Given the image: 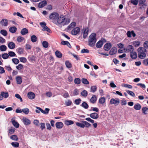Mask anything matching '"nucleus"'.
<instances>
[{"label": "nucleus", "instance_id": "obj_1", "mask_svg": "<svg viewBox=\"0 0 148 148\" xmlns=\"http://www.w3.org/2000/svg\"><path fill=\"white\" fill-rule=\"evenodd\" d=\"M70 21L69 18H66L64 16L61 15L58 17L56 21H54L53 23L57 25L64 26L68 24Z\"/></svg>", "mask_w": 148, "mask_h": 148}, {"label": "nucleus", "instance_id": "obj_2", "mask_svg": "<svg viewBox=\"0 0 148 148\" xmlns=\"http://www.w3.org/2000/svg\"><path fill=\"white\" fill-rule=\"evenodd\" d=\"M138 52V56L141 59H144L146 57L147 50L143 47H139L137 50Z\"/></svg>", "mask_w": 148, "mask_h": 148}, {"label": "nucleus", "instance_id": "obj_3", "mask_svg": "<svg viewBox=\"0 0 148 148\" xmlns=\"http://www.w3.org/2000/svg\"><path fill=\"white\" fill-rule=\"evenodd\" d=\"M96 34L95 33H92L89 37L88 39V45L92 47L94 46L97 41L96 38Z\"/></svg>", "mask_w": 148, "mask_h": 148}, {"label": "nucleus", "instance_id": "obj_4", "mask_svg": "<svg viewBox=\"0 0 148 148\" xmlns=\"http://www.w3.org/2000/svg\"><path fill=\"white\" fill-rule=\"evenodd\" d=\"M59 16V14L57 12L52 13L49 16V18L52 20V22L53 23L54 21H56Z\"/></svg>", "mask_w": 148, "mask_h": 148}, {"label": "nucleus", "instance_id": "obj_5", "mask_svg": "<svg viewBox=\"0 0 148 148\" xmlns=\"http://www.w3.org/2000/svg\"><path fill=\"white\" fill-rule=\"evenodd\" d=\"M120 103V100L118 98H112L111 99L110 103L111 104H114L115 106L118 105Z\"/></svg>", "mask_w": 148, "mask_h": 148}, {"label": "nucleus", "instance_id": "obj_6", "mask_svg": "<svg viewBox=\"0 0 148 148\" xmlns=\"http://www.w3.org/2000/svg\"><path fill=\"white\" fill-rule=\"evenodd\" d=\"M80 30V28L79 27H76L73 29L71 32L72 34L75 35L79 33Z\"/></svg>", "mask_w": 148, "mask_h": 148}, {"label": "nucleus", "instance_id": "obj_7", "mask_svg": "<svg viewBox=\"0 0 148 148\" xmlns=\"http://www.w3.org/2000/svg\"><path fill=\"white\" fill-rule=\"evenodd\" d=\"M27 96L29 99H33L35 98V95L34 92H29L27 94Z\"/></svg>", "mask_w": 148, "mask_h": 148}, {"label": "nucleus", "instance_id": "obj_8", "mask_svg": "<svg viewBox=\"0 0 148 148\" xmlns=\"http://www.w3.org/2000/svg\"><path fill=\"white\" fill-rule=\"evenodd\" d=\"M111 47V44L110 43H108L105 45L103 47V48L106 51H108L110 49Z\"/></svg>", "mask_w": 148, "mask_h": 148}, {"label": "nucleus", "instance_id": "obj_9", "mask_svg": "<svg viewBox=\"0 0 148 148\" xmlns=\"http://www.w3.org/2000/svg\"><path fill=\"white\" fill-rule=\"evenodd\" d=\"M127 37L129 38H130L131 37V35L134 37H135L136 36V34L133 30L131 31H128L127 33Z\"/></svg>", "mask_w": 148, "mask_h": 148}, {"label": "nucleus", "instance_id": "obj_10", "mask_svg": "<svg viewBox=\"0 0 148 148\" xmlns=\"http://www.w3.org/2000/svg\"><path fill=\"white\" fill-rule=\"evenodd\" d=\"M83 38H86L87 37L88 32V28H84L83 29Z\"/></svg>", "mask_w": 148, "mask_h": 148}, {"label": "nucleus", "instance_id": "obj_11", "mask_svg": "<svg viewBox=\"0 0 148 148\" xmlns=\"http://www.w3.org/2000/svg\"><path fill=\"white\" fill-rule=\"evenodd\" d=\"M47 4V2L45 1L44 0L42 1H41L38 4V7L39 8H42L45 6Z\"/></svg>", "mask_w": 148, "mask_h": 148}, {"label": "nucleus", "instance_id": "obj_12", "mask_svg": "<svg viewBox=\"0 0 148 148\" xmlns=\"http://www.w3.org/2000/svg\"><path fill=\"white\" fill-rule=\"evenodd\" d=\"M23 122L26 125H28L31 123L30 121L27 118L23 117L22 119Z\"/></svg>", "mask_w": 148, "mask_h": 148}, {"label": "nucleus", "instance_id": "obj_13", "mask_svg": "<svg viewBox=\"0 0 148 148\" xmlns=\"http://www.w3.org/2000/svg\"><path fill=\"white\" fill-rule=\"evenodd\" d=\"M117 52V49L115 47H112L109 51V54L111 55H112L116 54Z\"/></svg>", "mask_w": 148, "mask_h": 148}, {"label": "nucleus", "instance_id": "obj_14", "mask_svg": "<svg viewBox=\"0 0 148 148\" xmlns=\"http://www.w3.org/2000/svg\"><path fill=\"white\" fill-rule=\"evenodd\" d=\"M90 116L92 118L96 119L99 117V115L96 112H94L91 113L90 114Z\"/></svg>", "mask_w": 148, "mask_h": 148}, {"label": "nucleus", "instance_id": "obj_15", "mask_svg": "<svg viewBox=\"0 0 148 148\" xmlns=\"http://www.w3.org/2000/svg\"><path fill=\"white\" fill-rule=\"evenodd\" d=\"M1 24L5 26H7L8 25V21L7 19H3L0 22Z\"/></svg>", "mask_w": 148, "mask_h": 148}, {"label": "nucleus", "instance_id": "obj_16", "mask_svg": "<svg viewBox=\"0 0 148 148\" xmlns=\"http://www.w3.org/2000/svg\"><path fill=\"white\" fill-rule=\"evenodd\" d=\"M63 126V124L61 122H57L56 123V127L58 129L62 128Z\"/></svg>", "mask_w": 148, "mask_h": 148}, {"label": "nucleus", "instance_id": "obj_17", "mask_svg": "<svg viewBox=\"0 0 148 148\" xmlns=\"http://www.w3.org/2000/svg\"><path fill=\"white\" fill-rule=\"evenodd\" d=\"M130 57L133 59H136L137 57L136 53L135 51L132 52L130 53Z\"/></svg>", "mask_w": 148, "mask_h": 148}, {"label": "nucleus", "instance_id": "obj_18", "mask_svg": "<svg viewBox=\"0 0 148 148\" xmlns=\"http://www.w3.org/2000/svg\"><path fill=\"white\" fill-rule=\"evenodd\" d=\"M8 47L10 49H13L15 47V45L14 43L13 42H10L8 44Z\"/></svg>", "mask_w": 148, "mask_h": 148}, {"label": "nucleus", "instance_id": "obj_19", "mask_svg": "<svg viewBox=\"0 0 148 148\" xmlns=\"http://www.w3.org/2000/svg\"><path fill=\"white\" fill-rule=\"evenodd\" d=\"M126 50L128 52H133L134 50V47L133 46L131 45H128L126 49Z\"/></svg>", "mask_w": 148, "mask_h": 148}, {"label": "nucleus", "instance_id": "obj_20", "mask_svg": "<svg viewBox=\"0 0 148 148\" xmlns=\"http://www.w3.org/2000/svg\"><path fill=\"white\" fill-rule=\"evenodd\" d=\"M16 81L18 84H21L22 82V79L20 76H17L16 77Z\"/></svg>", "mask_w": 148, "mask_h": 148}, {"label": "nucleus", "instance_id": "obj_21", "mask_svg": "<svg viewBox=\"0 0 148 148\" xmlns=\"http://www.w3.org/2000/svg\"><path fill=\"white\" fill-rule=\"evenodd\" d=\"M97 100L96 96L95 95H93L90 99V101L92 103H95Z\"/></svg>", "mask_w": 148, "mask_h": 148}, {"label": "nucleus", "instance_id": "obj_22", "mask_svg": "<svg viewBox=\"0 0 148 148\" xmlns=\"http://www.w3.org/2000/svg\"><path fill=\"white\" fill-rule=\"evenodd\" d=\"M76 25V23L75 22H74L71 23V24L68 27L67 29L68 30H70L71 29V28H73L75 27Z\"/></svg>", "mask_w": 148, "mask_h": 148}, {"label": "nucleus", "instance_id": "obj_23", "mask_svg": "<svg viewBox=\"0 0 148 148\" xmlns=\"http://www.w3.org/2000/svg\"><path fill=\"white\" fill-rule=\"evenodd\" d=\"M36 57L33 55H31L29 56L28 59L30 61L32 62L36 60Z\"/></svg>", "mask_w": 148, "mask_h": 148}, {"label": "nucleus", "instance_id": "obj_24", "mask_svg": "<svg viewBox=\"0 0 148 148\" xmlns=\"http://www.w3.org/2000/svg\"><path fill=\"white\" fill-rule=\"evenodd\" d=\"M17 29V28L15 27H12L10 28L9 31L10 32L14 33L16 32Z\"/></svg>", "mask_w": 148, "mask_h": 148}, {"label": "nucleus", "instance_id": "obj_25", "mask_svg": "<svg viewBox=\"0 0 148 148\" xmlns=\"http://www.w3.org/2000/svg\"><path fill=\"white\" fill-rule=\"evenodd\" d=\"M103 44V43L102 42V41H101L100 40L97 42L96 44V46L97 48H101L102 47Z\"/></svg>", "mask_w": 148, "mask_h": 148}, {"label": "nucleus", "instance_id": "obj_26", "mask_svg": "<svg viewBox=\"0 0 148 148\" xmlns=\"http://www.w3.org/2000/svg\"><path fill=\"white\" fill-rule=\"evenodd\" d=\"M55 55L56 57L58 58H61L62 57V54L59 51H56L55 52Z\"/></svg>", "mask_w": 148, "mask_h": 148}, {"label": "nucleus", "instance_id": "obj_27", "mask_svg": "<svg viewBox=\"0 0 148 148\" xmlns=\"http://www.w3.org/2000/svg\"><path fill=\"white\" fill-rule=\"evenodd\" d=\"M12 122L13 125L16 128H18L19 127V124L15 120H12Z\"/></svg>", "mask_w": 148, "mask_h": 148}, {"label": "nucleus", "instance_id": "obj_28", "mask_svg": "<svg viewBox=\"0 0 148 148\" xmlns=\"http://www.w3.org/2000/svg\"><path fill=\"white\" fill-rule=\"evenodd\" d=\"M21 33L23 35H25L28 33V30L26 28H23L21 30Z\"/></svg>", "mask_w": 148, "mask_h": 148}, {"label": "nucleus", "instance_id": "obj_29", "mask_svg": "<svg viewBox=\"0 0 148 148\" xmlns=\"http://www.w3.org/2000/svg\"><path fill=\"white\" fill-rule=\"evenodd\" d=\"M105 98L103 97L100 98L99 100V103L101 104H103L105 103Z\"/></svg>", "mask_w": 148, "mask_h": 148}, {"label": "nucleus", "instance_id": "obj_30", "mask_svg": "<svg viewBox=\"0 0 148 148\" xmlns=\"http://www.w3.org/2000/svg\"><path fill=\"white\" fill-rule=\"evenodd\" d=\"M3 98H6L9 96L8 93V92H2L1 93Z\"/></svg>", "mask_w": 148, "mask_h": 148}, {"label": "nucleus", "instance_id": "obj_31", "mask_svg": "<svg viewBox=\"0 0 148 148\" xmlns=\"http://www.w3.org/2000/svg\"><path fill=\"white\" fill-rule=\"evenodd\" d=\"M16 51L19 54H22L23 52V49L21 47H19L16 49Z\"/></svg>", "mask_w": 148, "mask_h": 148}, {"label": "nucleus", "instance_id": "obj_32", "mask_svg": "<svg viewBox=\"0 0 148 148\" xmlns=\"http://www.w3.org/2000/svg\"><path fill=\"white\" fill-rule=\"evenodd\" d=\"M15 129L13 127H11L9 130L8 134H13L15 131Z\"/></svg>", "mask_w": 148, "mask_h": 148}, {"label": "nucleus", "instance_id": "obj_33", "mask_svg": "<svg viewBox=\"0 0 148 148\" xmlns=\"http://www.w3.org/2000/svg\"><path fill=\"white\" fill-rule=\"evenodd\" d=\"M37 37L34 35H33L31 37V41L33 42H34L37 41Z\"/></svg>", "mask_w": 148, "mask_h": 148}, {"label": "nucleus", "instance_id": "obj_34", "mask_svg": "<svg viewBox=\"0 0 148 148\" xmlns=\"http://www.w3.org/2000/svg\"><path fill=\"white\" fill-rule=\"evenodd\" d=\"M134 108L135 110H139L141 108V106L139 103H137L135 104Z\"/></svg>", "mask_w": 148, "mask_h": 148}, {"label": "nucleus", "instance_id": "obj_35", "mask_svg": "<svg viewBox=\"0 0 148 148\" xmlns=\"http://www.w3.org/2000/svg\"><path fill=\"white\" fill-rule=\"evenodd\" d=\"M10 138L14 141H17L18 140V138L16 135H13L10 136Z\"/></svg>", "mask_w": 148, "mask_h": 148}, {"label": "nucleus", "instance_id": "obj_36", "mask_svg": "<svg viewBox=\"0 0 148 148\" xmlns=\"http://www.w3.org/2000/svg\"><path fill=\"white\" fill-rule=\"evenodd\" d=\"M7 47L5 45H2L0 46V50L1 51H5L7 50Z\"/></svg>", "mask_w": 148, "mask_h": 148}, {"label": "nucleus", "instance_id": "obj_37", "mask_svg": "<svg viewBox=\"0 0 148 148\" xmlns=\"http://www.w3.org/2000/svg\"><path fill=\"white\" fill-rule=\"evenodd\" d=\"M64 123L67 125L73 124L74 123L73 121L71 120H66L64 122Z\"/></svg>", "mask_w": 148, "mask_h": 148}, {"label": "nucleus", "instance_id": "obj_38", "mask_svg": "<svg viewBox=\"0 0 148 148\" xmlns=\"http://www.w3.org/2000/svg\"><path fill=\"white\" fill-rule=\"evenodd\" d=\"M22 112L24 113L25 114H28L29 112V109L27 108H26L22 109Z\"/></svg>", "mask_w": 148, "mask_h": 148}, {"label": "nucleus", "instance_id": "obj_39", "mask_svg": "<svg viewBox=\"0 0 148 148\" xmlns=\"http://www.w3.org/2000/svg\"><path fill=\"white\" fill-rule=\"evenodd\" d=\"M76 124L77 126L82 128H84L85 126L84 123L82 122V123H80L77 122L76 123Z\"/></svg>", "mask_w": 148, "mask_h": 148}, {"label": "nucleus", "instance_id": "obj_40", "mask_svg": "<svg viewBox=\"0 0 148 148\" xmlns=\"http://www.w3.org/2000/svg\"><path fill=\"white\" fill-rule=\"evenodd\" d=\"M82 122L83 123L84 125H85V126L87 127H88L91 126V125L90 124L86 121H82Z\"/></svg>", "mask_w": 148, "mask_h": 148}, {"label": "nucleus", "instance_id": "obj_41", "mask_svg": "<svg viewBox=\"0 0 148 148\" xmlns=\"http://www.w3.org/2000/svg\"><path fill=\"white\" fill-rule=\"evenodd\" d=\"M0 33L4 36L7 35L8 33L7 31L4 29H2L0 31Z\"/></svg>", "mask_w": 148, "mask_h": 148}, {"label": "nucleus", "instance_id": "obj_42", "mask_svg": "<svg viewBox=\"0 0 148 148\" xmlns=\"http://www.w3.org/2000/svg\"><path fill=\"white\" fill-rule=\"evenodd\" d=\"M81 81L83 84H89V82L86 79L83 78L82 79Z\"/></svg>", "mask_w": 148, "mask_h": 148}, {"label": "nucleus", "instance_id": "obj_43", "mask_svg": "<svg viewBox=\"0 0 148 148\" xmlns=\"http://www.w3.org/2000/svg\"><path fill=\"white\" fill-rule=\"evenodd\" d=\"M81 106L86 109H87L88 108V105L85 102H84L82 104Z\"/></svg>", "mask_w": 148, "mask_h": 148}, {"label": "nucleus", "instance_id": "obj_44", "mask_svg": "<svg viewBox=\"0 0 148 148\" xmlns=\"http://www.w3.org/2000/svg\"><path fill=\"white\" fill-rule=\"evenodd\" d=\"M65 64L66 67L68 68H70L72 67V66L71 64L68 61H66Z\"/></svg>", "mask_w": 148, "mask_h": 148}, {"label": "nucleus", "instance_id": "obj_45", "mask_svg": "<svg viewBox=\"0 0 148 148\" xmlns=\"http://www.w3.org/2000/svg\"><path fill=\"white\" fill-rule=\"evenodd\" d=\"M81 94L82 96L86 97L87 96L88 92L86 90H84L81 92Z\"/></svg>", "mask_w": 148, "mask_h": 148}, {"label": "nucleus", "instance_id": "obj_46", "mask_svg": "<svg viewBox=\"0 0 148 148\" xmlns=\"http://www.w3.org/2000/svg\"><path fill=\"white\" fill-rule=\"evenodd\" d=\"M43 46L45 48H47L48 47L49 44L46 41H44L42 43Z\"/></svg>", "mask_w": 148, "mask_h": 148}, {"label": "nucleus", "instance_id": "obj_47", "mask_svg": "<svg viewBox=\"0 0 148 148\" xmlns=\"http://www.w3.org/2000/svg\"><path fill=\"white\" fill-rule=\"evenodd\" d=\"M133 44L135 47H138L140 45V42L139 41H134L133 42Z\"/></svg>", "mask_w": 148, "mask_h": 148}, {"label": "nucleus", "instance_id": "obj_48", "mask_svg": "<svg viewBox=\"0 0 148 148\" xmlns=\"http://www.w3.org/2000/svg\"><path fill=\"white\" fill-rule=\"evenodd\" d=\"M129 2L134 5H136L138 3V0H131Z\"/></svg>", "mask_w": 148, "mask_h": 148}, {"label": "nucleus", "instance_id": "obj_49", "mask_svg": "<svg viewBox=\"0 0 148 148\" xmlns=\"http://www.w3.org/2000/svg\"><path fill=\"white\" fill-rule=\"evenodd\" d=\"M11 144L15 147H19V143L17 142H12Z\"/></svg>", "mask_w": 148, "mask_h": 148}, {"label": "nucleus", "instance_id": "obj_50", "mask_svg": "<svg viewBox=\"0 0 148 148\" xmlns=\"http://www.w3.org/2000/svg\"><path fill=\"white\" fill-rule=\"evenodd\" d=\"M9 55L7 53H4L2 55V58L4 59H6L8 58Z\"/></svg>", "mask_w": 148, "mask_h": 148}, {"label": "nucleus", "instance_id": "obj_51", "mask_svg": "<svg viewBox=\"0 0 148 148\" xmlns=\"http://www.w3.org/2000/svg\"><path fill=\"white\" fill-rule=\"evenodd\" d=\"M12 61L15 64H18L19 62L18 59L17 58H13L12 59Z\"/></svg>", "mask_w": 148, "mask_h": 148}, {"label": "nucleus", "instance_id": "obj_52", "mask_svg": "<svg viewBox=\"0 0 148 148\" xmlns=\"http://www.w3.org/2000/svg\"><path fill=\"white\" fill-rule=\"evenodd\" d=\"M74 82L76 84H80L81 80L79 78H76L75 79Z\"/></svg>", "mask_w": 148, "mask_h": 148}, {"label": "nucleus", "instance_id": "obj_53", "mask_svg": "<svg viewBox=\"0 0 148 148\" xmlns=\"http://www.w3.org/2000/svg\"><path fill=\"white\" fill-rule=\"evenodd\" d=\"M19 59L20 62H22L25 63L27 61L26 58L25 57H21Z\"/></svg>", "mask_w": 148, "mask_h": 148}, {"label": "nucleus", "instance_id": "obj_54", "mask_svg": "<svg viewBox=\"0 0 148 148\" xmlns=\"http://www.w3.org/2000/svg\"><path fill=\"white\" fill-rule=\"evenodd\" d=\"M23 66L22 64H20L18 66H16V68L18 70H21L23 68Z\"/></svg>", "mask_w": 148, "mask_h": 148}, {"label": "nucleus", "instance_id": "obj_55", "mask_svg": "<svg viewBox=\"0 0 148 148\" xmlns=\"http://www.w3.org/2000/svg\"><path fill=\"white\" fill-rule=\"evenodd\" d=\"M8 55L10 57L15 56L16 55L15 53L13 51H10L8 53Z\"/></svg>", "mask_w": 148, "mask_h": 148}, {"label": "nucleus", "instance_id": "obj_56", "mask_svg": "<svg viewBox=\"0 0 148 148\" xmlns=\"http://www.w3.org/2000/svg\"><path fill=\"white\" fill-rule=\"evenodd\" d=\"M81 101V100L80 99H76L75 100L74 103L76 105H79Z\"/></svg>", "mask_w": 148, "mask_h": 148}, {"label": "nucleus", "instance_id": "obj_57", "mask_svg": "<svg viewBox=\"0 0 148 148\" xmlns=\"http://www.w3.org/2000/svg\"><path fill=\"white\" fill-rule=\"evenodd\" d=\"M127 92L131 96L134 97L135 96V94L133 92L130 91L129 90H127Z\"/></svg>", "mask_w": 148, "mask_h": 148}, {"label": "nucleus", "instance_id": "obj_58", "mask_svg": "<svg viewBox=\"0 0 148 148\" xmlns=\"http://www.w3.org/2000/svg\"><path fill=\"white\" fill-rule=\"evenodd\" d=\"M15 96L17 98L19 99L21 102H23V101L22 98L19 94H15Z\"/></svg>", "mask_w": 148, "mask_h": 148}, {"label": "nucleus", "instance_id": "obj_59", "mask_svg": "<svg viewBox=\"0 0 148 148\" xmlns=\"http://www.w3.org/2000/svg\"><path fill=\"white\" fill-rule=\"evenodd\" d=\"M24 39V38L23 37L19 36L17 38V40L18 42H21Z\"/></svg>", "mask_w": 148, "mask_h": 148}, {"label": "nucleus", "instance_id": "obj_60", "mask_svg": "<svg viewBox=\"0 0 148 148\" xmlns=\"http://www.w3.org/2000/svg\"><path fill=\"white\" fill-rule=\"evenodd\" d=\"M143 64L145 66H148V58L143 60Z\"/></svg>", "mask_w": 148, "mask_h": 148}, {"label": "nucleus", "instance_id": "obj_61", "mask_svg": "<svg viewBox=\"0 0 148 148\" xmlns=\"http://www.w3.org/2000/svg\"><path fill=\"white\" fill-rule=\"evenodd\" d=\"M72 103V102L70 100H68L67 101H65V104L67 106H70Z\"/></svg>", "mask_w": 148, "mask_h": 148}, {"label": "nucleus", "instance_id": "obj_62", "mask_svg": "<svg viewBox=\"0 0 148 148\" xmlns=\"http://www.w3.org/2000/svg\"><path fill=\"white\" fill-rule=\"evenodd\" d=\"M42 30L43 31H46L49 33L51 32L50 29L47 26H45V27Z\"/></svg>", "mask_w": 148, "mask_h": 148}, {"label": "nucleus", "instance_id": "obj_63", "mask_svg": "<svg viewBox=\"0 0 148 148\" xmlns=\"http://www.w3.org/2000/svg\"><path fill=\"white\" fill-rule=\"evenodd\" d=\"M91 91V92H95L96 90L97 89V87L96 86H92L90 88Z\"/></svg>", "mask_w": 148, "mask_h": 148}, {"label": "nucleus", "instance_id": "obj_64", "mask_svg": "<svg viewBox=\"0 0 148 148\" xmlns=\"http://www.w3.org/2000/svg\"><path fill=\"white\" fill-rule=\"evenodd\" d=\"M143 46L144 48L146 49H148V41H145L144 44H143Z\"/></svg>", "mask_w": 148, "mask_h": 148}]
</instances>
